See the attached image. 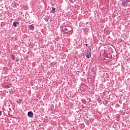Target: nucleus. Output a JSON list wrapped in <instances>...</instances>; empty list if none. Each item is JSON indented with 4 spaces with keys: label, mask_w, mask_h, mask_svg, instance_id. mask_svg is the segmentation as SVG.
<instances>
[{
    "label": "nucleus",
    "mask_w": 130,
    "mask_h": 130,
    "mask_svg": "<svg viewBox=\"0 0 130 130\" xmlns=\"http://www.w3.org/2000/svg\"><path fill=\"white\" fill-rule=\"evenodd\" d=\"M130 2V0H122L121 5L124 8H126L128 6V3Z\"/></svg>",
    "instance_id": "1"
},
{
    "label": "nucleus",
    "mask_w": 130,
    "mask_h": 130,
    "mask_svg": "<svg viewBox=\"0 0 130 130\" xmlns=\"http://www.w3.org/2000/svg\"><path fill=\"white\" fill-rule=\"evenodd\" d=\"M33 115H34V114H33V112H32L31 111H29L27 113V116H28V117H33Z\"/></svg>",
    "instance_id": "2"
},
{
    "label": "nucleus",
    "mask_w": 130,
    "mask_h": 130,
    "mask_svg": "<svg viewBox=\"0 0 130 130\" xmlns=\"http://www.w3.org/2000/svg\"><path fill=\"white\" fill-rule=\"evenodd\" d=\"M28 28L29 30H30L31 31H33L35 28L34 27V26L32 25H30L29 26H28Z\"/></svg>",
    "instance_id": "3"
},
{
    "label": "nucleus",
    "mask_w": 130,
    "mask_h": 130,
    "mask_svg": "<svg viewBox=\"0 0 130 130\" xmlns=\"http://www.w3.org/2000/svg\"><path fill=\"white\" fill-rule=\"evenodd\" d=\"M19 22L15 21L13 22V26L14 27H17L18 26H19Z\"/></svg>",
    "instance_id": "4"
},
{
    "label": "nucleus",
    "mask_w": 130,
    "mask_h": 130,
    "mask_svg": "<svg viewBox=\"0 0 130 130\" xmlns=\"http://www.w3.org/2000/svg\"><path fill=\"white\" fill-rule=\"evenodd\" d=\"M86 57H87V58H90V57H91V52L87 53L86 54Z\"/></svg>",
    "instance_id": "5"
},
{
    "label": "nucleus",
    "mask_w": 130,
    "mask_h": 130,
    "mask_svg": "<svg viewBox=\"0 0 130 130\" xmlns=\"http://www.w3.org/2000/svg\"><path fill=\"white\" fill-rule=\"evenodd\" d=\"M49 19H50V18L49 17L46 16V17H45V21H46V22H49Z\"/></svg>",
    "instance_id": "6"
},
{
    "label": "nucleus",
    "mask_w": 130,
    "mask_h": 130,
    "mask_svg": "<svg viewBox=\"0 0 130 130\" xmlns=\"http://www.w3.org/2000/svg\"><path fill=\"white\" fill-rule=\"evenodd\" d=\"M52 14H54L55 13V8L52 7Z\"/></svg>",
    "instance_id": "7"
},
{
    "label": "nucleus",
    "mask_w": 130,
    "mask_h": 130,
    "mask_svg": "<svg viewBox=\"0 0 130 130\" xmlns=\"http://www.w3.org/2000/svg\"><path fill=\"white\" fill-rule=\"evenodd\" d=\"M17 103H21L22 102V99H19L18 101H17Z\"/></svg>",
    "instance_id": "8"
},
{
    "label": "nucleus",
    "mask_w": 130,
    "mask_h": 130,
    "mask_svg": "<svg viewBox=\"0 0 130 130\" xmlns=\"http://www.w3.org/2000/svg\"><path fill=\"white\" fill-rule=\"evenodd\" d=\"M70 3L74 4V3H75V0H70Z\"/></svg>",
    "instance_id": "9"
},
{
    "label": "nucleus",
    "mask_w": 130,
    "mask_h": 130,
    "mask_svg": "<svg viewBox=\"0 0 130 130\" xmlns=\"http://www.w3.org/2000/svg\"><path fill=\"white\" fill-rule=\"evenodd\" d=\"M6 88H10V86L9 85H6Z\"/></svg>",
    "instance_id": "10"
},
{
    "label": "nucleus",
    "mask_w": 130,
    "mask_h": 130,
    "mask_svg": "<svg viewBox=\"0 0 130 130\" xmlns=\"http://www.w3.org/2000/svg\"><path fill=\"white\" fill-rule=\"evenodd\" d=\"M2 115V111H0V116Z\"/></svg>",
    "instance_id": "11"
},
{
    "label": "nucleus",
    "mask_w": 130,
    "mask_h": 130,
    "mask_svg": "<svg viewBox=\"0 0 130 130\" xmlns=\"http://www.w3.org/2000/svg\"><path fill=\"white\" fill-rule=\"evenodd\" d=\"M85 45L87 46V47H88V44H85Z\"/></svg>",
    "instance_id": "12"
},
{
    "label": "nucleus",
    "mask_w": 130,
    "mask_h": 130,
    "mask_svg": "<svg viewBox=\"0 0 130 130\" xmlns=\"http://www.w3.org/2000/svg\"><path fill=\"white\" fill-rule=\"evenodd\" d=\"M65 30L67 31L68 30V28H66Z\"/></svg>",
    "instance_id": "13"
},
{
    "label": "nucleus",
    "mask_w": 130,
    "mask_h": 130,
    "mask_svg": "<svg viewBox=\"0 0 130 130\" xmlns=\"http://www.w3.org/2000/svg\"><path fill=\"white\" fill-rule=\"evenodd\" d=\"M50 22H51V20H50Z\"/></svg>",
    "instance_id": "14"
}]
</instances>
